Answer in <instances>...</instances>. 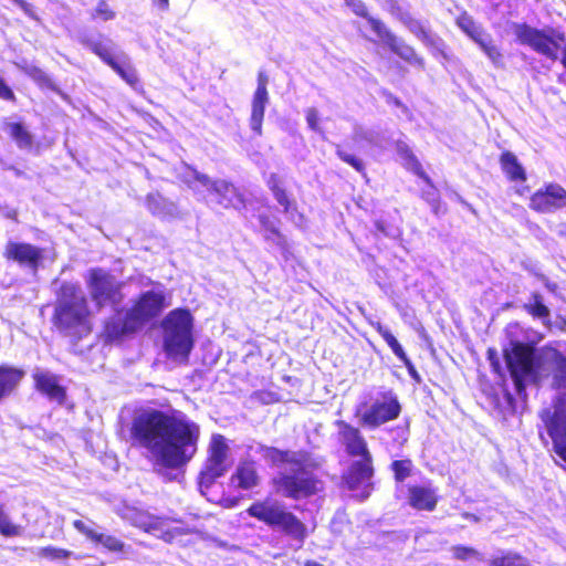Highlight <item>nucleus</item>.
I'll return each mask as SVG.
<instances>
[{"instance_id": "obj_2", "label": "nucleus", "mask_w": 566, "mask_h": 566, "mask_svg": "<svg viewBox=\"0 0 566 566\" xmlns=\"http://www.w3.org/2000/svg\"><path fill=\"white\" fill-rule=\"evenodd\" d=\"M510 346L504 349V357L518 395L527 385H541L548 378L553 388H566V357L557 349L546 346L535 350L533 346L513 339Z\"/></svg>"}, {"instance_id": "obj_36", "label": "nucleus", "mask_w": 566, "mask_h": 566, "mask_svg": "<svg viewBox=\"0 0 566 566\" xmlns=\"http://www.w3.org/2000/svg\"><path fill=\"white\" fill-rule=\"evenodd\" d=\"M134 524L145 530L146 532H154L161 528L163 521L159 517L150 516L144 513H137Z\"/></svg>"}, {"instance_id": "obj_1", "label": "nucleus", "mask_w": 566, "mask_h": 566, "mask_svg": "<svg viewBox=\"0 0 566 566\" xmlns=\"http://www.w3.org/2000/svg\"><path fill=\"white\" fill-rule=\"evenodd\" d=\"M136 444L148 450L161 465L178 469L197 453L200 427L184 412L148 409L137 413L130 427Z\"/></svg>"}, {"instance_id": "obj_54", "label": "nucleus", "mask_w": 566, "mask_h": 566, "mask_svg": "<svg viewBox=\"0 0 566 566\" xmlns=\"http://www.w3.org/2000/svg\"><path fill=\"white\" fill-rule=\"evenodd\" d=\"M542 281L544 282L545 286L551 291L555 292L557 289V285L555 283L549 282L545 276H542Z\"/></svg>"}, {"instance_id": "obj_45", "label": "nucleus", "mask_w": 566, "mask_h": 566, "mask_svg": "<svg viewBox=\"0 0 566 566\" xmlns=\"http://www.w3.org/2000/svg\"><path fill=\"white\" fill-rule=\"evenodd\" d=\"M93 17L99 18L103 21H108L115 18V13L109 9L108 4L105 1H101L96 7Z\"/></svg>"}, {"instance_id": "obj_56", "label": "nucleus", "mask_w": 566, "mask_h": 566, "mask_svg": "<svg viewBox=\"0 0 566 566\" xmlns=\"http://www.w3.org/2000/svg\"><path fill=\"white\" fill-rule=\"evenodd\" d=\"M305 566H323L322 564L317 563V562H314V560H308Z\"/></svg>"}, {"instance_id": "obj_13", "label": "nucleus", "mask_w": 566, "mask_h": 566, "mask_svg": "<svg viewBox=\"0 0 566 566\" xmlns=\"http://www.w3.org/2000/svg\"><path fill=\"white\" fill-rule=\"evenodd\" d=\"M87 284L91 297L97 306L117 305L122 302L120 283L108 272L102 269L91 270Z\"/></svg>"}, {"instance_id": "obj_48", "label": "nucleus", "mask_w": 566, "mask_h": 566, "mask_svg": "<svg viewBox=\"0 0 566 566\" xmlns=\"http://www.w3.org/2000/svg\"><path fill=\"white\" fill-rule=\"evenodd\" d=\"M15 4L20 7V9L31 19L39 21V17L36 15L33 7L24 0H12Z\"/></svg>"}, {"instance_id": "obj_14", "label": "nucleus", "mask_w": 566, "mask_h": 566, "mask_svg": "<svg viewBox=\"0 0 566 566\" xmlns=\"http://www.w3.org/2000/svg\"><path fill=\"white\" fill-rule=\"evenodd\" d=\"M370 28L375 34L400 59L411 65L423 69V59L418 56L412 46L395 35L381 20H370Z\"/></svg>"}, {"instance_id": "obj_47", "label": "nucleus", "mask_w": 566, "mask_h": 566, "mask_svg": "<svg viewBox=\"0 0 566 566\" xmlns=\"http://www.w3.org/2000/svg\"><path fill=\"white\" fill-rule=\"evenodd\" d=\"M306 122L312 130H318V112L316 108L311 107L306 109Z\"/></svg>"}, {"instance_id": "obj_41", "label": "nucleus", "mask_w": 566, "mask_h": 566, "mask_svg": "<svg viewBox=\"0 0 566 566\" xmlns=\"http://www.w3.org/2000/svg\"><path fill=\"white\" fill-rule=\"evenodd\" d=\"M453 556L458 559L467 560L471 558L480 559V553L472 547L454 546L452 548Z\"/></svg>"}, {"instance_id": "obj_5", "label": "nucleus", "mask_w": 566, "mask_h": 566, "mask_svg": "<svg viewBox=\"0 0 566 566\" xmlns=\"http://www.w3.org/2000/svg\"><path fill=\"white\" fill-rule=\"evenodd\" d=\"M247 512L250 516L258 518L273 530L298 541L301 545L307 536L305 524L276 500L266 499L255 502Z\"/></svg>"}, {"instance_id": "obj_35", "label": "nucleus", "mask_w": 566, "mask_h": 566, "mask_svg": "<svg viewBox=\"0 0 566 566\" xmlns=\"http://www.w3.org/2000/svg\"><path fill=\"white\" fill-rule=\"evenodd\" d=\"M397 151L407 161L406 164L415 170L416 174L429 182V178L422 171H420V164L405 143L397 144Z\"/></svg>"}, {"instance_id": "obj_37", "label": "nucleus", "mask_w": 566, "mask_h": 566, "mask_svg": "<svg viewBox=\"0 0 566 566\" xmlns=\"http://www.w3.org/2000/svg\"><path fill=\"white\" fill-rule=\"evenodd\" d=\"M38 557L46 558L50 560L65 559L72 556V552L54 546L40 547L35 552Z\"/></svg>"}, {"instance_id": "obj_34", "label": "nucleus", "mask_w": 566, "mask_h": 566, "mask_svg": "<svg viewBox=\"0 0 566 566\" xmlns=\"http://www.w3.org/2000/svg\"><path fill=\"white\" fill-rule=\"evenodd\" d=\"M24 528L11 522L3 505L0 504V534L6 537L21 536Z\"/></svg>"}, {"instance_id": "obj_29", "label": "nucleus", "mask_w": 566, "mask_h": 566, "mask_svg": "<svg viewBox=\"0 0 566 566\" xmlns=\"http://www.w3.org/2000/svg\"><path fill=\"white\" fill-rule=\"evenodd\" d=\"M128 85L136 87L139 82L137 72L125 53H119L117 60L109 65Z\"/></svg>"}, {"instance_id": "obj_17", "label": "nucleus", "mask_w": 566, "mask_h": 566, "mask_svg": "<svg viewBox=\"0 0 566 566\" xmlns=\"http://www.w3.org/2000/svg\"><path fill=\"white\" fill-rule=\"evenodd\" d=\"M335 426L338 428L339 442L345 447L348 454L353 457L370 454L367 449L366 440L359 429L344 420H336Z\"/></svg>"}, {"instance_id": "obj_9", "label": "nucleus", "mask_w": 566, "mask_h": 566, "mask_svg": "<svg viewBox=\"0 0 566 566\" xmlns=\"http://www.w3.org/2000/svg\"><path fill=\"white\" fill-rule=\"evenodd\" d=\"M514 34L520 43L553 60L557 59L559 45L565 41V35L558 31H541L526 24H515Z\"/></svg>"}, {"instance_id": "obj_42", "label": "nucleus", "mask_w": 566, "mask_h": 566, "mask_svg": "<svg viewBox=\"0 0 566 566\" xmlns=\"http://www.w3.org/2000/svg\"><path fill=\"white\" fill-rule=\"evenodd\" d=\"M260 221H261L262 226L264 227L265 231L268 232V234L265 235V239L272 240L276 244H282L283 238L280 234V232L277 231V229L265 217H260Z\"/></svg>"}, {"instance_id": "obj_25", "label": "nucleus", "mask_w": 566, "mask_h": 566, "mask_svg": "<svg viewBox=\"0 0 566 566\" xmlns=\"http://www.w3.org/2000/svg\"><path fill=\"white\" fill-rule=\"evenodd\" d=\"M269 103V94L254 93L251 104L250 127L258 135H262V123L265 107Z\"/></svg>"}, {"instance_id": "obj_31", "label": "nucleus", "mask_w": 566, "mask_h": 566, "mask_svg": "<svg viewBox=\"0 0 566 566\" xmlns=\"http://www.w3.org/2000/svg\"><path fill=\"white\" fill-rule=\"evenodd\" d=\"M524 307L532 316L539 318L544 324L549 322L551 311L544 304L543 296L539 293H533Z\"/></svg>"}, {"instance_id": "obj_8", "label": "nucleus", "mask_w": 566, "mask_h": 566, "mask_svg": "<svg viewBox=\"0 0 566 566\" xmlns=\"http://www.w3.org/2000/svg\"><path fill=\"white\" fill-rule=\"evenodd\" d=\"M401 412V405L392 391L381 392L370 405L360 403L356 408L359 424L366 429H377L395 420Z\"/></svg>"}, {"instance_id": "obj_46", "label": "nucleus", "mask_w": 566, "mask_h": 566, "mask_svg": "<svg viewBox=\"0 0 566 566\" xmlns=\"http://www.w3.org/2000/svg\"><path fill=\"white\" fill-rule=\"evenodd\" d=\"M337 155L343 161L353 166L357 171H361L364 169L363 161L356 158L354 155L347 154L346 151L339 148L337 149Z\"/></svg>"}, {"instance_id": "obj_15", "label": "nucleus", "mask_w": 566, "mask_h": 566, "mask_svg": "<svg viewBox=\"0 0 566 566\" xmlns=\"http://www.w3.org/2000/svg\"><path fill=\"white\" fill-rule=\"evenodd\" d=\"M530 207L542 213L562 209L566 207V190L557 184H549L531 197Z\"/></svg>"}, {"instance_id": "obj_24", "label": "nucleus", "mask_w": 566, "mask_h": 566, "mask_svg": "<svg viewBox=\"0 0 566 566\" xmlns=\"http://www.w3.org/2000/svg\"><path fill=\"white\" fill-rule=\"evenodd\" d=\"M24 375L25 373L20 368L0 366V401L15 391Z\"/></svg>"}, {"instance_id": "obj_40", "label": "nucleus", "mask_w": 566, "mask_h": 566, "mask_svg": "<svg viewBox=\"0 0 566 566\" xmlns=\"http://www.w3.org/2000/svg\"><path fill=\"white\" fill-rule=\"evenodd\" d=\"M347 7H349L356 15L363 17L367 20L370 25V20H377L376 18L368 14V10L365 3L360 0H345Z\"/></svg>"}, {"instance_id": "obj_3", "label": "nucleus", "mask_w": 566, "mask_h": 566, "mask_svg": "<svg viewBox=\"0 0 566 566\" xmlns=\"http://www.w3.org/2000/svg\"><path fill=\"white\" fill-rule=\"evenodd\" d=\"M262 458L280 469L274 484L284 496L298 500L322 491L323 483L314 471L321 467L318 458L306 451H282L261 448Z\"/></svg>"}, {"instance_id": "obj_10", "label": "nucleus", "mask_w": 566, "mask_h": 566, "mask_svg": "<svg viewBox=\"0 0 566 566\" xmlns=\"http://www.w3.org/2000/svg\"><path fill=\"white\" fill-rule=\"evenodd\" d=\"M541 419L552 438L555 453L566 462V392L560 394L554 409H544Z\"/></svg>"}, {"instance_id": "obj_33", "label": "nucleus", "mask_w": 566, "mask_h": 566, "mask_svg": "<svg viewBox=\"0 0 566 566\" xmlns=\"http://www.w3.org/2000/svg\"><path fill=\"white\" fill-rule=\"evenodd\" d=\"M373 327L377 331V333L382 337V339L387 343V345L390 347L392 353L401 360L406 359V353L402 348V346L399 344L397 338L391 334V332L381 325V323L377 322L373 324Z\"/></svg>"}, {"instance_id": "obj_23", "label": "nucleus", "mask_w": 566, "mask_h": 566, "mask_svg": "<svg viewBox=\"0 0 566 566\" xmlns=\"http://www.w3.org/2000/svg\"><path fill=\"white\" fill-rule=\"evenodd\" d=\"M373 475L371 454L360 457L349 469L346 482L349 489L355 490L369 482Z\"/></svg>"}, {"instance_id": "obj_20", "label": "nucleus", "mask_w": 566, "mask_h": 566, "mask_svg": "<svg viewBox=\"0 0 566 566\" xmlns=\"http://www.w3.org/2000/svg\"><path fill=\"white\" fill-rule=\"evenodd\" d=\"M36 389L45 395L50 400L62 403L65 398V391L60 386L55 375L46 370H36L33 374Z\"/></svg>"}, {"instance_id": "obj_4", "label": "nucleus", "mask_w": 566, "mask_h": 566, "mask_svg": "<svg viewBox=\"0 0 566 566\" xmlns=\"http://www.w3.org/2000/svg\"><path fill=\"white\" fill-rule=\"evenodd\" d=\"M87 301L82 289L72 283L61 286V295L55 307V325L69 336L77 338L91 332Z\"/></svg>"}, {"instance_id": "obj_27", "label": "nucleus", "mask_w": 566, "mask_h": 566, "mask_svg": "<svg viewBox=\"0 0 566 566\" xmlns=\"http://www.w3.org/2000/svg\"><path fill=\"white\" fill-rule=\"evenodd\" d=\"M2 130L9 135L19 148L29 149L33 144V136L21 123L4 122Z\"/></svg>"}, {"instance_id": "obj_53", "label": "nucleus", "mask_w": 566, "mask_h": 566, "mask_svg": "<svg viewBox=\"0 0 566 566\" xmlns=\"http://www.w3.org/2000/svg\"><path fill=\"white\" fill-rule=\"evenodd\" d=\"M154 4L157 6L161 11H166L169 8V0H153Z\"/></svg>"}, {"instance_id": "obj_55", "label": "nucleus", "mask_w": 566, "mask_h": 566, "mask_svg": "<svg viewBox=\"0 0 566 566\" xmlns=\"http://www.w3.org/2000/svg\"><path fill=\"white\" fill-rule=\"evenodd\" d=\"M28 72L33 76H40L42 74V71L34 66L30 67Z\"/></svg>"}, {"instance_id": "obj_12", "label": "nucleus", "mask_w": 566, "mask_h": 566, "mask_svg": "<svg viewBox=\"0 0 566 566\" xmlns=\"http://www.w3.org/2000/svg\"><path fill=\"white\" fill-rule=\"evenodd\" d=\"M229 447L221 434H213L209 448L208 458L200 472V488H209L218 478L224 475L230 468L228 459Z\"/></svg>"}, {"instance_id": "obj_22", "label": "nucleus", "mask_w": 566, "mask_h": 566, "mask_svg": "<svg viewBox=\"0 0 566 566\" xmlns=\"http://www.w3.org/2000/svg\"><path fill=\"white\" fill-rule=\"evenodd\" d=\"M81 43L99 56L107 65L116 61L119 53H123L117 50L116 44L111 39L104 36L98 39L85 36L81 39Z\"/></svg>"}, {"instance_id": "obj_7", "label": "nucleus", "mask_w": 566, "mask_h": 566, "mask_svg": "<svg viewBox=\"0 0 566 566\" xmlns=\"http://www.w3.org/2000/svg\"><path fill=\"white\" fill-rule=\"evenodd\" d=\"M165 306L163 292H145L134 307L127 312L124 322L118 319L106 324V333L111 338H119L125 334L133 333L146 322L158 316Z\"/></svg>"}, {"instance_id": "obj_50", "label": "nucleus", "mask_w": 566, "mask_h": 566, "mask_svg": "<svg viewBox=\"0 0 566 566\" xmlns=\"http://www.w3.org/2000/svg\"><path fill=\"white\" fill-rule=\"evenodd\" d=\"M268 81L269 80H268L266 74L264 72H260L258 75V87L254 93L262 92V94H269L268 90H266Z\"/></svg>"}, {"instance_id": "obj_43", "label": "nucleus", "mask_w": 566, "mask_h": 566, "mask_svg": "<svg viewBox=\"0 0 566 566\" xmlns=\"http://www.w3.org/2000/svg\"><path fill=\"white\" fill-rule=\"evenodd\" d=\"M275 199L277 200V202L284 208V211L291 216V218H293V214H294V211H295V208L293 207V205L291 203L286 192L281 188L279 190H275L273 192Z\"/></svg>"}, {"instance_id": "obj_18", "label": "nucleus", "mask_w": 566, "mask_h": 566, "mask_svg": "<svg viewBox=\"0 0 566 566\" xmlns=\"http://www.w3.org/2000/svg\"><path fill=\"white\" fill-rule=\"evenodd\" d=\"M408 504L418 511H433L438 503V490L426 483L408 486Z\"/></svg>"}, {"instance_id": "obj_44", "label": "nucleus", "mask_w": 566, "mask_h": 566, "mask_svg": "<svg viewBox=\"0 0 566 566\" xmlns=\"http://www.w3.org/2000/svg\"><path fill=\"white\" fill-rule=\"evenodd\" d=\"M164 199L159 195L150 193L146 198V205L154 214H163L161 205Z\"/></svg>"}, {"instance_id": "obj_30", "label": "nucleus", "mask_w": 566, "mask_h": 566, "mask_svg": "<svg viewBox=\"0 0 566 566\" xmlns=\"http://www.w3.org/2000/svg\"><path fill=\"white\" fill-rule=\"evenodd\" d=\"M501 166L511 180H525V171L518 164L514 154L510 151L503 153L501 156Z\"/></svg>"}, {"instance_id": "obj_21", "label": "nucleus", "mask_w": 566, "mask_h": 566, "mask_svg": "<svg viewBox=\"0 0 566 566\" xmlns=\"http://www.w3.org/2000/svg\"><path fill=\"white\" fill-rule=\"evenodd\" d=\"M94 523L92 521H88V523L82 521V520H75L73 522V526L75 530H77L81 534L86 536L90 541L94 543L102 544L105 548H107L111 552H120L124 547V543L112 535H106L103 533L96 532L92 526Z\"/></svg>"}, {"instance_id": "obj_52", "label": "nucleus", "mask_w": 566, "mask_h": 566, "mask_svg": "<svg viewBox=\"0 0 566 566\" xmlns=\"http://www.w3.org/2000/svg\"><path fill=\"white\" fill-rule=\"evenodd\" d=\"M280 181L276 175H271L268 179V186L274 192L275 190L281 189Z\"/></svg>"}, {"instance_id": "obj_19", "label": "nucleus", "mask_w": 566, "mask_h": 566, "mask_svg": "<svg viewBox=\"0 0 566 566\" xmlns=\"http://www.w3.org/2000/svg\"><path fill=\"white\" fill-rule=\"evenodd\" d=\"M399 19L424 45L438 52H443L444 42L438 35L431 33L420 21L412 18L408 12H400Z\"/></svg>"}, {"instance_id": "obj_57", "label": "nucleus", "mask_w": 566, "mask_h": 566, "mask_svg": "<svg viewBox=\"0 0 566 566\" xmlns=\"http://www.w3.org/2000/svg\"><path fill=\"white\" fill-rule=\"evenodd\" d=\"M562 63L566 67V44H565V48H564V51H563Z\"/></svg>"}, {"instance_id": "obj_39", "label": "nucleus", "mask_w": 566, "mask_h": 566, "mask_svg": "<svg viewBox=\"0 0 566 566\" xmlns=\"http://www.w3.org/2000/svg\"><path fill=\"white\" fill-rule=\"evenodd\" d=\"M411 469L412 462L410 460H396L391 463V470L398 482L406 480L410 475Z\"/></svg>"}, {"instance_id": "obj_51", "label": "nucleus", "mask_w": 566, "mask_h": 566, "mask_svg": "<svg viewBox=\"0 0 566 566\" xmlns=\"http://www.w3.org/2000/svg\"><path fill=\"white\" fill-rule=\"evenodd\" d=\"M400 361L403 363V365L407 367L408 369V373L410 375V377L412 379H415L417 382H420L421 378H420V375L418 374V371L416 370L413 364L411 363V360L408 358V356H406V359H401Z\"/></svg>"}, {"instance_id": "obj_32", "label": "nucleus", "mask_w": 566, "mask_h": 566, "mask_svg": "<svg viewBox=\"0 0 566 566\" xmlns=\"http://www.w3.org/2000/svg\"><path fill=\"white\" fill-rule=\"evenodd\" d=\"M478 45L495 67L504 65V56L497 45H495L491 34Z\"/></svg>"}, {"instance_id": "obj_26", "label": "nucleus", "mask_w": 566, "mask_h": 566, "mask_svg": "<svg viewBox=\"0 0 566 566\" xmlns=\"http://www.w3.org/2000/svg\"><path fill=\"white\" fill-rule=\"evenodd\" d=\"M455 23L475 44H479L490 35V33L467 12L460 14Z\"/></svg>"}, {"instance_id": "obj_6", "label": "nucleus", "mask_w": 566, "mask_h": 566, "mask_svg": "<svg viewBox=\"0 0 566 566\" xmlns=\"http://www.w3.org/2000/svg\"><path fill=\"white\" fill-rule=\"evenodd\" d=\"M164 350L168 358L187 360L193 347L192 317L186 310H175L163 321Z\"/></svg>"}, {"instance_id": "obj_11", "label": "nucleus", "mask_w": 566, "mask_h": 566, "mask_svg": "<svg viewBox=\"0 0 566 566\" xmlns=\"http://www.w3.org/2000/svg\"><path fill=\"white\" fill-rule=\"evenodd\" d=\"M185 182L195 191L199 190V186L206 188L209 192L217 196V201L224 208H239L242 205L241 195L237 188L227 180H212L209 176L197 170H190L185 178Z\"/></svg>"}, {"instance_id": "obj_28", "label": "nucleus", "mask_w": 566, "mask_h": 566, "mask_svg": "<svg viewBox=\"0 0 566 566\" xmlns=\"http://www.w3.org/2000/svg\"><path fill=\"white\" fill-rule=\"evenodd\" d=\"M233 482L243 490H250L258 485L259 476L253 462H243L237 468L235 474L232 476Z\"/></svg>"}, {"instance_id": "obj_58", "label": "nucleus", "mask_w": 566, "mask_h": 566, "mask_svg": "<svg viewBox=\"0 0 566 566\" xmlns=\"http://www.w3.org/2000/svg\"><path fill=\"white\" fill-rule=\"evenodd\" d=\"M467 518H472L474 521H478V518L474 516V515H471V514H465L464 515Z\"/></svg>"}, {"instance_id": "obj_16", "label": "nucleus", "mask_w": 566, "mask_h": 566, "mask_svg": "<svg viewBox=\"0 0 566 566\" xmlns=\"http://www.w3.org/2000/svg\"><path fill=\"white\" fill-rule=\"evenodd\" d=\"M4 255L21 266L36 272L43 260V250L30 243L9 242Z\"/></svg>"}, {"instance_id": "obj_38", "label": "nucleus", "mask_w": 566, "mask_h": 566, "mask_svg": "<svg viewBox=\"0 0 566 566\" xmlns=\"http://www.w3.org/2000/svg\"><path fill=\"white\" fill-rule=\"evenodd\" d=\"M355 140H366L368 144L384 148L385 145L380 140V134L375 130L364 129L361 127L355 129Z\"/></svg>"}, {"instance_id": "obj_49", "label": "nucleus", "mask_w": 566, "mask_h": 566, "mask_svg": "<svg viewBox=\"0 0 566 566\" xmlns=\"http://www.w3.org/2000/svg\"><path fill=\"white\" fill-rule=\"evenodd\" d=\"M0 98L4 101H12L14 98V94L12 90L4 83L2 77L0 76Z\"/></svg>"}]
</instances>
